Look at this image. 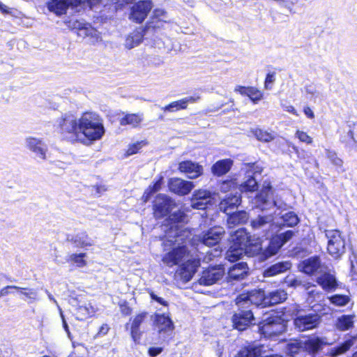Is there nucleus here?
Listing matches in <instances>:
<instances>
[{"label":"nucleus","instance_id":"nucleus-15","mask_svg":"<svg viewBox=\"0 0 357 357\" xmlns=\"http://www.w3.org/2000/svg\"><path fill=\"white\" fill-rule=\"evenodd\" d=\"M294 235V231L287 230L273 237L265 250L266 257L267 258L275 255L284 244L289 241Z\"/></svg>","mask_w":357,"mask_h":357},{"label":"nucleus","instance_id":"nucleus-49","mask_svg":"<svg viewBox=\"0 0 357 357\" xmlns=\"http://www.w3.org/2000/svg\"><path fill=\"white\" fill-rule=\"evenodd\" d=\"M74 26L79 29L78 35L80 36H88L92 34L93 29L89 24L76 21L74 24Z\"/></svg>","mask_w":357,"mask_h":357},{"label":"nucleus","instance_id":"nucleus-46","mask_svg":"<svg viewBox=\"0 0 357 357\" xmlns=\"http://www.w3.org/2000/svg\"><path fill=\"white\" fill-rule=\"evenodd\" d=\"M86 256V253L71 254L68 257L66 261L75 264L77 267L82 268L86 265V261L84 259Z\"/></svg>","mask_w":357,"mask_h":357},{"label":"nucleus","instance_id":"nucleus-34","mask_svg":"<svg viewBox=\"0 0 357 357\" xmlns=\"http://www.w3.org/2000/svg\"><path fill=\"white\" fill-rule=\"evenodd\" d=\"M147 313L142 312L137 314L132 320L131 324V337L135 344H139L140 342L142 333L139 330L141 324L144 321Z\"/></svg>","mask_w":357,"mask_h":357},{"label":"nucleus","instance_id":"nucleus-57","mask_svg":"<svg viewBox=\"0 0 357 357\" xmlns=\"http://www.w3.org/2000/svg\"><path fill=\"white\" fill-rule=\"evenodd\" d=\"M285 283L287 284L288 287H298L302 285V281L301 279L295 277H287L285 280Z\"/></svg>","mask_w":357,"mask_h":357},{"label":"nucleus","instance_id":"nucleus-14","mask_svg":"<svg viewBox=\"0 0 357 357\" xmlns=\"http://www.w3.org/2000/svg\"><path fill=\"white\" fill-rule=\"evenodd\" d=\"M273 218L271 215H258L256 218L251 220L250 225L252 230L256 232L261 238L263 237L268 238L272 236L270 231L273 226Z\"/></svg>","mask_w":357,"mask_h":357},{"label":"nucleus","instance_id":"nucleus-59","mask_svg":"<svg viewBox=\"0 0 357 357\" xmlns=\"http://www.w3.org/2000/svg\"><path fill=\"white\" fill-rule=\"evenodd\" d=\"M296 135L301 142H305L306 144H311L312 142V139L303 131H297Z\"/></svg>","mask_w":357,"mask_h":357},{"label":"nucleus","instance_id":"nucleus-55","mask_svg":"<svg viewBox=\"0 0 357 357\" xmlns=\"http://www.w3.org/2000/svg\"><path fill=\"white\" fill-rule=\"evenodd\" d=\"M298 0H278V3L289 10L290 13H294L293 11V6L297 3Z\"/></svg>","mask_w":357,"mask_h":357},{"label":"nucleus","instance_id":"nucleus-18","mask_svg":"<svg viewBox=\"0 0 357 357\" xmlns=\"http://www.w3.org/2000/svg\"><path fill=\"white\" fill-rule=\"evenodd\" d=\"M154 324L158 333L166 339L170 336L174 329V323L169 316L165 314L155 315Z\"/></svg>","mask_w":357,"mask_h":357},{"label":"nucleus","instance_id":"nucleus-4","mask_svg":"<svg viewBox=\"0 0 357 357\" xmlns=\"http://www.w3.org/2000/svg\"><path fill=\"white\" fill-rule=\"evenodd\" d=\"M255 236L250 235L243 228L240 229L232 236L233 245L250 252V254H258L262 250L261 240L259 236Z\"/></svg>","mask_w":357,"mask_h":357},{"label":"nucleus","instance_id":"nucleus-28","mask_svg":"<svg viewBox=\"0 0 357 357\" xmlns=\"http://www.w3.org/2000/svg\"><path fill=\"white\" fill-rule=\"evenodd\" d=\"M302 342L304 352L312 357H314L324 344V341L318 337H310Z\"/></svg>","mask_w":357,"mask_h":357},{"label":"nucleus","instance_id":"nucleus-6","mask_svg":"<svg viewBox=\"0 0 357 357\" xmlns=\"http://www.w3.org/2000/svg\"><path fill=\"white\" fill-rule=\"evenodd\" d=\"M259 331L265 337L271 338L286 330L284 319L280 316L269 317L259 324Z\"/></svg>","mask_w":357,"mask_h":357},{"label":"nucleus","instance_id":"nucleus-54","mask_svg":"<svg viewBox=\"0 0 357 357\" xmlns=\"http://www.w3.org/2000/svg\"><path fill=\"white\" fill-rule=\"evenodd\" d=\"M307 94L311 96L310 99L315 102L316 98L319 96V92L317 90L316 86L313 84H306L304 87Z\"/></svg>","mask_w":357,"mask_h":357},{"label":"nucleus","instance_id":"nucleus-26","mask_svg":"<svg viewBox=\"0 0 357 357\" xmlns=\"http://www.w3.org/2000/svg\"><path fill=\"white\" fill-rule=\"evenodd\" d=\"M178 169L192 179L197 178L203 173L202 166L191 160H185L180 162Z\"/></svg>","mask_w":357,"mask_h":357},{"label":"nucleus","instance_id":"nucleus-10","mask_svg":"<svg viewBox=\"0 0 357 357\" xmlns=\"http://www.w3.org/2000/svg\"><path fill=\"white\" fill-rule=\"evenodd\" d=\"M315 282L327 293L335 291L340 284L335 271L328 266L317 276Z\"/></svg>","mask_w":357,"mask_h":357},{"label":"nucleus","instance_id":"nucleus-23","mask_svg":"<svg viewBox=\"0 0 357 357\" xmlns=\"http://www.w3.org/2000/svg\"><path fill=\"white\" fill-rule=\"evenodd\" d=\"M212 204L211 194L206 190L195 191L191 199V206L193 208L204 210L208 205Z\"/></svg>","mask_w":357,"mask_h":357},{"label":"nucleus","instance_id":"nucleus-20","mask_svg":"<svg viewBox=\"0 0 357 357\" xmlns=\"http://www.w3.org/2000/svg\"><path fill=\"white\" fill-rule=\"evenodd\" d=\"M167 185L172 192L180 196L188 195L195 187L192 181L176 177L169 178Z\"/></svg>","mask_w":357,"mask_h":357},{"label":"nucleus","instance_id":"nucleus-5","mask_svg":"<svg viewBox=\"0 0 357 357\" xmlns=\"http://www.w3.org/2000/svg\"><path fill=\"white\" fill-rule=\"evenodd\" d=\"M164 250L172 248L162 257V261L168 266H173L178 264L188 253L187 243L190 240H183L172 242V245L165 244V237L162 238Z\"/></svg>","mask_w":357,"mask_h":357},{"label":"nucleus","instance_id":"nucleus-11","mask_svg":"<svg viewBox=\"0 0 357 357\" xmlns=\"http://www.w3.org/2000/svg\"><path fill=\"white\" fill-rule=\"evenodd\" d=\"M243 169L247 174V179L243 181L239 186L241 192H252L258 189V183L254 176L256 173H261V168L255 162L245 163L243 165Z\"/></svg>","mask_w":357,"mask_h":357},{"label":"nucleus","instance_id":"nucleus-24","mask_svg":"<svg viewBox=\"0 0 357 357\" xmlns=\"http://www.w3.org/2000/svg\"><path fill=\"white\" fill-rule=\"evenodd\" d=\"M241 203V193L227 195L220 202L219 208L221 211L226 213H231Z\"/></svg>","mask_w":357,"mask_h":357},{"label":"nucleus","instance_id":"nucleus-19","mask_svg":"<svg viewBox=\"0 0 357 357\" xmlns=\"http://www.w3.org/2000/svg\"><path fill=\"white\" fill-rule=\"evenodd\" d=\"M152 7L151 1H140L132 6L130 18L137 23H141L146 17Z\"/></svg>","mask_w":357,"mask_h":357},{"label":"nucleus","instance_id":"nucleus-62","mask_svg":"<svg viewBox=\"0 0 357 357\" xmlns=\"http://www.w3.org/2000/svg\"><path fill=\"white\" fill-rule=\"evenodd\" d=\"M200 99V97L199 96H188L185 97L184 98H182V101L184 103V105L185 108H187L188 105L189 103H194L197 101H198Z\"/></svg>","mask_w":357,"mask_h":357},{"label":"nucleus","instance_id":"nucleus-29","mask_svg":"<svg viewBox=\"0 0 357 357\" xmlns=\"http://www.w3.org/2000/svg\"><path fill=\"white\" fill-rule=\"evenodd\" d=\"M248 267L245 262L241 261L234 264L229 268L228 278L230 280H241L248 275Z\"/></svg>","mask_w":357,"mask_h":357},{"label":"nucleus","instance_id":"nucleus-38","mask_svg":"<svg viewBox=\"0 0 357 357\" xmlns=\"http://www.w3.org/2000/svg\"><path fill=\"white\" fill-rule=\"evenodd\" d=\"M67 241L73 243L75 247L84 248L92 245V241L89 238L86 232L78 233L76 235H68Z\"/></svg>","mask_w":357,"mask_h":357},{"label":"nucleus","instance_id":"nucleus-31","mask_svg":"<svg viewBox=\"0 0 357 357\" xmlns=\"http://www.w3.org/2000/svg\"><path fill=\"white\" fill-rule=\"evenodd\" d=\"M234 91L248 96L254 104L258 103L263 98V93L254 86H237Z\"/></svg>","mask_w":357,"mask_h":357},{"label":"nucleus","instance_id":"nucleus-42","mask_svg":"<svg viewBox=\"0 0 357 357\" xmlns=\"http://www.w3.org/2000/svg\"><path fill=\"white\" fill-rule=\"evenodd\" d=\"M18 288L17 291L20 294L25 296V298H22V299L29 304L33 303L38 300V294L36 289L20 287H18Z\"/></svg>","mask_w":357,"mask_h":357},{"label":"nucleus","instance_id":"nucleus-52","mask_svg":"<svg viewBox=\"0 0 357 357\" xmlns=\"http://www.w3.org/2000/svg\"><path fill=\"white\" fill-rule=\"evenodd\" d=\"M162 182H163V177L161 176L158 181H156L153 184V185L149 186V189L147 190V191H146L144 192V196L146 197V198H145L146 200H147L152 194L156 192L157 191H158L160 189Z\"/></svg>","mask_w":357,"mask_h":357},{"label":"nucleus","instance_id":"nucleus-41","mask_svg":"<svg viewBox=\"0 0 357 357\" xmlns=\"http://www.w3.org/2000/svg\"><path fill=\"white\" fill-rule=\"evenodd\" d=\"M245 253L250 252L232 244L226 252V258L230 261H235L241 259Z\"/></svg>","mask_w":357,"mask_h":357},{"label":"nucleus","instance_id":"nucleus-64","mask_svg":"<svg viewBox=\"0 0 357 357\" xmlns=\"http://www.w3.org/2000/svg\"><path fill=\"white\" fill-rule=\"evenodd\" d=\"M162 351V347H150L149 349L148 354L151 357H155L158 355H159Z\"/></svg>","mask_w":357,"mask_h":357},{"label":"nucleus","instance_id":"nucleus-8","mask_svg":"<svg viewBox=\"0 0 357 357\" xmlns=\"http://www.w3.org/2000/svg\"><path fill=\"white\" fill-rule=\"evenodd\" d=\"M328 239L327 250L328 254L335 259H340L345 252V241L341 232L337 229L325 230Z\"/></svg>","mask_w":357,"mask_h":357},{"label":"nucleus","instance_id":"nucleus-2","mask_svg":"<svg viewBox=\"0 0 357 357\" xmlns=\"http://www.w3.org/2000/svg\"><path fill=\"white\" fill-rule=\"evenodd\" d=\"M169 22L168 13L162 8H156L144 27H138L126 36L124 47L131 50L139 46L144 40L158 49L165 48L169 41L162 31L165 23Z\"/></svg>","mask_w":357,"mask_h":357},{"label":"nucleus","instance_id":"nucleus-37","mask_svg":"<svg viewBox=\"0 0 357 357\" xmlns=\"http://www.w3.org/2000/svg\"><path fill=\"white\" fill-rule=\"evenodd\" d=\"M329 304L336 307H344L351 302L350 294H334L326 297Z\"/></svg>","mask_w":357,"mask_h":357},{"label":"nucleus","instance_id":"nucleus-45","mask_svg":"<svg viewBox=\"0 0 357 357\" xmlns=\"http://www.w3.org/2000/svg\"><path fill=\"white\" fill-rule=\"evenodd\" d=\"M340 141L342 143H344L347 146L350 148L356 146V142L354 137V132L351 130L350 125L347 126L346 134L341 136Z\"/></svg>","mask_w":357,"mask_h":357},{"label":"nucleus","instance_id":"nucleus-58","mask_svg":"<svg viewBox=\"0 0 357 357\" xmlns=\"http://www.w3.org/2000/svg\"><path fill=\"white\" fill-rule=\"evenodd\" d=\"M77 310L79 314L85 317H91L94 313V310L91 306H79Z\"/></svg>","mask_w":357,"mask_h":357},{"label":"nucleus","instance_id":"nucleus-50","mask_svg":"<svg viewBox=\"0 0 357 357\" xmlns=\"http://www.w3.org/2000/svg\"><path fill=\"white\" fill-rule=\"evenodd\" d=\"M164 112H175L181 109H186L182 100L174 101L169 105L161 108Z\"/></svg>","mask_w":357,"mask_h":357},{"label":"nucleus","instance_id":"nucleus-25","mask_svg":"<svg viewBox=\"0 0 357 357\" xmlns=\"http://www.w3.org/2000/svg\"><path fill=\"white\" fill-rule=\"evenodd\" d=\"M200 266V259L191 257L183 263L180 268V275L186 282L190 281Z\"/></svg>","mask_w":357,"mask_h":357},{"label":"nucleus","instance_id":"nucleus-1","mask_svg":"<svg viewBox=\"0 0 357 357\" xmlns=\"http://www.w3.org/2000/svg\"><path fill=\"white\" fill-rule=\"evenodd\" d=\"M63 139L75 142L83 135L90 141L100 139L105 133L102 121L96 113L85 112L78 119L71 114H64L56 121Z\"/></svg>","mask_w":357,"mask_h":357},{"label":"nucleus","instance_id":"nucleus-39","mask_svg":"<svg viewBox=\"0 0 357 357\" xmlns=\"http://www.w3.org/2000/svg\"><path fill=\"white\" fill-rule=\"evenodd\" d=\"M355 315L342 314L336 319L335 326L340 331H346L354 327Z\"/></svg>","mask_w":357,"mask_h":357},{"label":"nucleus","instance_id":"nucleus-32","mask_svg":"<svg viewBox=\"0 0 357 357\" xmlns=\"http://www.w3.org/2000/svg\"><path fill=\"white\" fill-rule=\"evenodd\" d=\"M291 264L289 261H279L268 266L263 272L264 277H273L277 275L283 273L289 270Z\"/></svg>","mask_w":357,"mask_h":357},{"label":"nucleus","instance_id":"nucleus-61","mask_svg":"<svg viewBox=\"0 0 357 357\" xmlns=\"http://www.w3.org/2000/svg\"><path fill=\"white\" fill-rule=\"evenodd\" d=\"M141 147L142 145L140 142H137L136 144L130 145L127 151V155H131L137 153L138 151L141 149Z\"/></svg>","mask_w":357,"mask_h":357},{"label":"nucleus","instance_id":"nucleus-21","mask_svg":"<svg viewBox=\"0 0 357 357\" xmlns=\"http://www.w3.org/2000/svg\"><path fill=\"white\" fill-rule=\"evenodd\" d=\"M26 146L38 159L45 160L47 152V145L40 139L28 137L26 139Z\"/></svg>","mask_w":357,"mask_h":357},{"label":"nucleus","instance_id":"nucleus-40","mask_svg":"<svg viewBox=\"0 0 357 357\" xmlns=\"http://www.w3.org/2000/svg\"><path fill=\"white\" fill-rule=\"evenodd\" d=\"M357 340V335L352 336L346 340L343 343L333 347L331 350V354L333 357H336L347 351Z\"/></svg>","mask_w":357,"mask_h":357},{"label":"nucleus","instance_id":"nucleus-51","mask_svg":"<svg viewBox=\"0 0 357 357\" xmlns=\"http://www.w3.org/2000/svg\"><path fill=\"white\" fill-rule=\"evenodd\" d=\"M255 135L258 140L264 142H271L274 139V136L271 133L261 129H257L255 131Z\"/></svg>","mask_w":357,"mask_h":357},{"label":"nucleus","instance_id":"nucleus-13","mask_svg":"<svg viewBox=\"0 0 357 357\" xmlns=\"http://www.w3.org/2000/svg\"><path fill=\"white\" fill-rule=\"evenodd\" d=\"M174 206L175 202L171 197L164 194L158 195L153 206L155 218L160 219L167 216Z\"/></svg>","mask_w":357,"mask_h":357},{"label":"nucleus","instance_id":"nucleus-44","mask_svg":"<svg viewBox=\"0 0 357 357\" xmlns=\"http://www.w3.org/2000/svg\"><path fill=\"white\" fill-rule=\"evenodd\" d=\"M281 219L283 222V227H294L300 222L299 218L294 211H289L282 214Z\"/></svg>","mask_w":357,"mask_h":357},{"label":"nucleus","instance_id":"nucleus-7","mask_svg":"<svg viewBox=\"0 0 357 357\" xmlns=\"http://www.w3.org/2000/svg\"><path fill=\"white\" fill-rule=\"evenodd\" d=\"M321 321V316L315 312L298 311L294 319V324L298 331L303 332L317 328Z\"/></svg>","mask_w":357,"mask_h":357},{"label":"nucleus","instance_id":"nucleus-63","mask_svg":"<svg viewBox=\"0 0 357 357\" xmlns=\"http://www.w3.org/2000/svg\"><path fill=\"white\" fill-rule=\"evenodd\" d=\"M17 289H19L18 287L15 285H8L2 288L0 290V298L8 295L10 293V289L17 290Z\"/></svg>","mask_w":357,"mask_h":357},{"label":"nucleus","instance_id":"nucleus-60","mask_svg":"<svg viewBox=\"0 0 357 357\" xmlns=\"http://www.w3.org/2000/svg\"><path fill=\"white\" fill-rule=\"evenodd\" d=\"M100 1L101 0H74L76 5L86 3L91 9H92L93 7L98 4Z\"/></svg>","mask_w":357,"mask_h":357},{"label":"nucleus","instance_id":"nucleus-56","mask_svg":"<svg viewBox=\"0 0 357 357\" xmlns=\"http://www.w3.org/2000/svg\"><path fill=\"white\" fill-rule=\"evenodd\" d=\"M275 73H268L265 79L264 82V87L267 90H271L272 89V84L275 81Z\"/></svg>","mask_w":357,"mask_h":357},{"label":"nucleus","instance_id":"nucleus-9","mask_svg":"<svg viewBox=\"0 0 357 357\" xmlns=\"http://www.w3.org/2000/svg\"><path fill=\"white\" fill-rule=\"evenodd\" d=\"M266 294L261 289H255L246 294H241L236 298V304L239 307L252 308V306L266 307Z\"/></svg>","mask_w":357,"mask_h":357},{"label":"nucleus","instance_id":"nucleus-30","mask_svg":"<svg viewBox=\"0 0 357 357\" xmlns=\"http://www.w3.org/2000/svg\"><path fill=\"white\" fill-rule=\"evenodd\" d=\"M70 4L77 6L74 0H50L47 3V7L50 12L61 15L66 13Z\"/></svg>","mask_w":357,"mask_h":357},{"label":"nucleus","instance_id":"nucleus-12","mask_svg":"<svg viewBox=\"0 0 357 357\" xmlns=\"http://www.w3.org/2000/svg\"><path fill=\"white\" fill-rule=\"evenodd\" d=\"M232 316L233 327L238 331H244L255 321L252 308L239 307Z\"/></svg>","mask_w":357,"mask_h":357},{"label":"nucleus","instance_id":"nucleus-3","mask_svg":"<svg viewBox=\"0 0 357 357\" xmlns=\"http://www.w3.org/2000/svg\"><path fill=\"white\" fill-rule=\"evenodd\" d=\"M186 215L178 210L171 214L165 220L162 229L165 231V244L172 245V242H178L183 240H191L192 234L188 229H182L179 224L185 222Z\"/></svg>","mask_w":357,"mask_h":357},{"label":"nucleus","instance_id":"nucleus-48","mask_svg":"<svg viewBox=\"0 0 357 357\" xmlns=\"http://www.w3.org/2000/svg\"><path fill=\"white\" fill-rule=\"evenodd\" d=\"M260 349L257 347H245L240 350L236 357H259Z\"/></svg>","mask_w":357,"mask_h":357},{"label":"nucleus","instance_id":"nucleus-53","mask_svg":"<svg viewBox=\"0 0 357 357\" xmlns=\"http://www.w3.org/2000/svg\"><path fill=\"white\" fill-rule=\"evenodd\" d=\"M326 154L327 158L331 160V162L337 167H341L342 165V160L337 156L335 152L326 149Z\"/></svg>","mask_w":357,"mask_h":357},{"label":"nucleus","instance_id":"nucleus-36","mask_svg":"<svg viewBox=\"0 0 357 357\" xmlns=\"http://www.w3.org/2000/svg\"><path fill=\"white\" fill-rule=\"evenodd\" d=\"M249 219L248 213L243 210L232 211L227 214V224L229 227L238 225H243L247 222Z\"/></svg>","mask_w":357,"mask_h":357},{"label":"nucleus","instance_id":"nucleus-16","mask_svg":"<svg viewBox=\"0 0 357 357\" xmlns=\"http://www.w3.org/2000/svg\"><path fill=\"white\" fill-rule=\"evenodd\" d=\"M327 265L322 264L319 256H312L302 261L298 266L301 271L308 275H318Z\"/></svg>","mask_w":357,"mask_h":357},{"label":"nucleus","instance_id":"nucleus-43","mask_svg":"<svg viewBox=\"0 0 357 357\" xmlns=\"http://www.w3.org/2000/svg\"><path fill=\"white\" fill-rule=\"evenodd\" d=\"M142 120L143 116L141 114H128L120 120V124L121 126L130 125L132 128H136Z\"/></svg>","mask_w":357,"mask_h":357},{"label":"nucleus","instance_id":"nucleus-35","mask_svg":"<svg viewBox=\"0 0 357 357\" xmlns=\"http://www.w3.org/2000/svg\"><path fill=\"white\" fill-rule=\"evenodd\" d=\"M287 294L285 291L276 289L266 294L265 305L266 307L277 305L286 301Z\"/></svg>","mask_w":357,"mask_h":357},{"label":"nucleus","instance_id":"nucleus-22","mask_svg":"<svg viewBox=\"0 0 357 357\" xmlns=\"http://www.w3.org/2000/svg\"><path fill=\"white\" fill-rule=\"evenodd\" d=\"M225 230L221 227H214L209 229L199 236L200 242L208 247L216 245L221 240Z\"/></svg>","mask_w":357,"mask_h":357},{"label":"nucleus","instance_id":"nucleus-27","mask_svg":"<svg viewBox=\"0 0 357 357\" xmlns=\"http://www.w3.org/2000/svg\"><path fill=\"white\" fill-rule=\"evenodd\" d=\"M222 275L221 268H212L203 271L199 280V283L204 286L212 285L220 280L222 278Z\"/></svg>","mask_w":357,"mask_h":357},{"label":"nucleus","instance_id":"nucleus-47","mask_svg":"<svg viewBox=\"0 0 357 357\" xmlns=\"http://www.w3.org/2000/svg\"><path fill=\"white\" fill-rule=\"evenodd\" d=\"M303 342L290 343L287 345V354L291 357H298V356L303 353Z\"/></svg>","mask_w":357,"mask_h":357},{"label":"nucleus","instance_id":"nucleus-33","mask_svg":"<svg viewBox=\"0 0 357 357\" xmlns=\"http://www.w3.org/2000/svg\"><path fill=\"white\" fill-rule=\"evenodd\" d=\"M234 161L230 159L219 160L211 167V172L215 176H222L229 172Z\"/></svg>","mask_w":357,"mask_h":357},{"label":"nucleus","instance_id":"nucleus-17","mask_svg":"<svg viewBox=\"0 0 357 357\" xmlns=\"http://www.w3.org/2000/svg\"><path fill=\"white\" fill-rule=\"evenodd\" d=\"M256 208L261 211H266L271 208L275 205V202L273 199L272 188L268 186L264 188L257 194L253 202Z\"/></svg>","mask_w":357,"mask_h":357}]
</instances>
